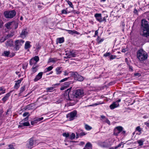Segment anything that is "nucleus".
Masks as SVG:
<instances>
[{
  "label": "nucleus",
  "instance_id": "f704fd0d",
  "mask_svg": "<svg viewBox=\"0 0 149 149\" xmlns=\"http://www.w3.org/2000/svg\"><path fill=\"white\" fill-rule=\"evenodd\" d=\"M5 56H8L10 54V52L9 51H5L3 53Z\"/></svg>",
  "mask_w": 149,
  "mask_h": 149
},
{
  "label": "nucleus",
  "instance_id": "a878e982",
  "mask_svg": "<svg viewBox=\"0 0 149 149\" xmlns=\"http://www.w3.org/2000/svg\"><path fill=\"white\" fill-rule=\"evenodd\" d=\"M35 62V61L33 59L31 58L30 60L29 64L31 65H33L35 66L37 63H36Z\"/></svg>",
  "mask_w": 149,
  "mask_h": 149
},
{
  "label": "nucleus",
  "instance_id": "39448f33",
  "mask_svg": "<svg viewBox=\"0 0 149 149\" xmlns=\"http://www.w3.org/2000/svg\"><path fill=\"white\" fill-rule=\"evenodd\" d=\"M111 140L110 139H108V143L105 141H99L97 143L99 146L103 148L109 147L111 145Z\"/></svg>",
  "mask_w": 149,
  "mask_h": 149
},
{
  "label": "nucleus",
  "instance_id": "f257e3e1",
  "mask_svg": "<svg viewBox=\"0 0 149 149\" xmlns=\"http://www.w3.org/2000/svg\"><path fill=\"white\" fill-rule=\"evenodd\" d=\"M71 88L67 89L65 91V94L66 95H68V98L70 100H72V98H80L82 97L83 95L84 92L83 90L79 89L75 91H74L71 96L72 99H70V92Z\"/></svg>",
  "mask_w": 149,
  "mask_h": 149
},
{
  "label": "nucleus",
  "instance_id": "a18cd8bd",
  "mask_svg": "<svg viewBox=\"0 0 149 149\" xmlns=\"http://www.w3.org/2000/svg\"><path fill=\"white\" fill-rule=\"evenodd\" d=\"M30 114L28 112H25L23 114V116L24 117H25L26 116H28L29 117Z\"/></svg>",
  "mask_w": 149,
  "mask_h": 149
},
{
  "label": "nucleus",
  "instance_id": "680f3d73",
  "mask_svg": "<svg viewBox=\"0 0 149 149\" xmlns=\"http://www.w3.org/2000/svg\"><path fill=\"white\" fill-rule=\"evenodd\" d=\"M43 119V118L42 117L39 118H36V119L37 121V122H39L41 120H42Z\"/></svg>",
  "mask_w": 149,
  "mask_h": 149
},
{
  "label": "nucleus",
  "instance_id": "4d7b16f0",
  "mask_svg": "<svg viewBox=\"0 0 149 149\" xmlns=\"http://www.w3.org/2000/svg\"><path fill=\"white\" fill-rule=\"evenodd\" d=\"M12 92V91H10L8 93L6 94L5 96L8 98V97L10 95V93Z\"/></svg>",
  "mask_w": 149,
  "mask_h": 149
},
{
  "label": "nucleus",
  "instance_id": "3c124183",
  "mask_svg": "<svg viewBox=\"0 0 149 149\" xmlns=\"http://www.w3.org/2000/svg\"><path fill=\"white\" fill-rule=\"evenodd\" d=\"M141 129L139 126H137L136 129V130L137 131L139 132H141Z\"/></svg>",
  "mask_w": 149,
  "mask_h": 149
},
{
  "label": "nucleus",
  "instance_id": "5701e85b",
  "mask_svg": "<svg viewBox=\"0 0 149 149\" xmlns=\"http://www.w3.org/2000/svg\"><path fill=\"white\" fill-rule=\"evenodd\" d=\"M12 23L13 22L12 21L11 22H8L5 24V26L8 29H11L10 26L12 25Z\"/></svg>",
  "mask_w": 149,
  "mask_h": 149
},
{
  "label": "nucleus",
  "instance_id": "423d86ee",
  "mask_svg": "<svg viewBox=\"0 0 149 149\" xmlns=\"http://www.w3.org/2000/svg\"><path fill=\"white\" fill-rule=\"evenodd\" d=\"M24 41L22 40H17L15 41V49L16 51L18 50L24 44Z\"/></svg>",
  "mask_w": 149,
  "mask_h": 149
},
{
  "label": "nucleus",
  "instance_id": "37998d69",
  "mask_svg": "<svg viewBox=\"0 0 149 149\" xmlns=\"http://www.w3.org/2000/svg\"><path fill=\"white\" fill-rule=\"evenodd\" d=\"M63 136L65 137L66 138H69V134L68 133H64L63 134Z\"/></svg>",
  "mask_w": 149,
  "mask_h": 149
},
{
  "label": "nucleus",
  "instance_id": "5fc2aeb1",
  "mask_svg": "<svg viewBox=\"0 0 149 149\" xmlns=\"http://www.w3.org/2000/svg\"><path fill=\"white\" fill-rule=\"evenodd\" d=\"M29 117L28 116H27L26 118H25L24 119L22 120L21 121V122H24L25 121H27L28 120Z\"/></svg>",
  "mask_w": 149,
  "mask_h": 149
},
{
  "label": "nucleus",
  "instance_id": "79ce46f5",
  "mask_svg": "<svg viewBox=\"0 0 149 149\" xmlns=\"http://www.w3.org/2000/svg\"><path fill=\"white\" fill-rule=\"evenodd\" d=\"M70 81L68 82H66L64 83V84L63 85V86H65L66 88H67L69 86V85H70Z\"/></svg>",
  "mask_w": 149,
  "mask_h": 149
},
{
  "label": "nucleus",
  "instance_id": "cd10ccee",
  "mask_svg": "<svg viewBox=\"0 0 149 149\" xmlns=\"http://www.w3.org/2000/svg\"><path fill=\"white\" fill-rule=\"evenodd\" d=\"M12 25L14 26L15 29H16L18 27V23L15 21H12Z\"/></svg>",
  "mask_w": 149,
  "mask_h": 149
},
{
  "label": "nucleus",
  "instance_id": "7ed1b4c3",
  "mask_svg": "<svg viewBox=\"0 0 149 149\" xmlns=\"http://www.w3.org/2000/svg\"><path fill=\"white\" fill-rule=\"evenodd\" d=\"M70 73L71 76L74 77L76 80L78 81H82L84 79V77L79 75L77 72H71Z\"/></svg>",
  "mask_w": 149,
  "mask_h": 149
},
{
  "label": "nucleus",
  "instance_id": "69168bd1",
  "mask_svg": "<svg viewBox=\"0 0 149 149\" xmlns=\"http://www.w3.org/2000/svg\"><path fill=\"white\" fill-rule=\"evenodd\" d=\"M98 31L97 30L96 31H95V35H94L93 36L94 37H96V36H97L98 34Z\"/></svg>",
  "mask_w": 149,
  "mask_h": 149
},
{
  "label": "nucleus",
  "instance_id": "4be33fe9",
  "mask_svg": "<svg viewBox=\"0 0 149 149\" xmlns=\"http://www.w3.org/2000/svg\"><path fill=\"white\" fill-rule=\"evenodd\" d=\"M55 70L57 74H60L62 72V67H58Z\"/></svg>",
  "mask_w": 149,
  "mask_h": 149
},
{
  "label": "nucleus",
  "instance_id": "6e6552de",
  "mask_svg": "<svg viewBox=\"0 0 149 149\" xmlns=\"http://www.w3.org/2000/svg\"><path fill=\"white\" fill-rule=\"evenodd\" d=\"M77 113L76 111L74 110L66 115V117L69 118L70 120H72L74 119V118L76 116Z\"/></svg>",
  "mask_w": 149,
  "mask_h": 149
},
{
  "label": "nucleus",
  "instance_id": "8fccbe9b",
  "mask_svg": "<svg viewBox=\"0 0 149 149\" xmlns=\"http://www.w3.org/2000/svg\"><path fill=\"white\" fill-rule=\"evenodd\" d=\"M8 98L5 96L2 98V100L4 102H5L7 100H8Z\"/></svg>",
  "mask_w": 149,
  "mask_h": 149
},
{
  "label": "nucleus",
  "instance_id": "09e8293b",
  "mask_svg": "<svg viewBox=\"0 0 149 149\" xmlns=\"http://www.w3.org/2000/svg\"><path fill=\"white\" fill-rule=\"evenodd\" d=\"M107 118L104 116L102 115L101 116L100 120L102 121L103 120L104 121V120H106Z\"/></svg>",
  "mask_w": 149,
  "mask_h": 149
},
{
  "label": "nucleus",
  "instance_id": "2f4dec72",
  "mask_svg": "<svg viewBox=\"0 0 149 149\" xmlns=\"http://www.w3.org/2000/svg\"><path fill=\"white\" fill-rule=\"evenodd\" d=\"M66 1L67 2L68 4L69 5V6L71 8L74 9V7L72 2L69 1H67L66 0Z\"/></svg>",
  "mask_w": 149,
  "mask_h": 149
},
{
  "label": "nucleus",
  "instance_id": "bf43d9fd",
  "mask_svg": "<svg viewBox=\"0 0 149 149\" xmlns=\"http://www.w3.org/2000/svg\"><path fill=\"white\" fill-rule=\"evenodd\" d=\"M68 79H69V77H68V78H65L61 80L60 81V82H64L65 81L67 80Z\"/></svg>",
  "mask_w": 149,
  "mask_h": 149
},
{
  "label": "nucleus",
  "instance_id": "1a4fd4ad",
  "mask_svg": "<svg viewBox=\"0 0 149 149\" xmlns=\"http://www.w3.org/2000/svg\"><path fill=\"white\" fill-rule=\"evenodd\" d=\"M123 127L121 126H118L116 127L114 131L113 134L115 136H118L123 130Z\"/></svg>",
  "mask_w": 149,
  "mask_h": 149
},
{
  "label": "nucleus",
  "instance_id": "e433bc0d",
  "mask_svg": "<svg viewBox=\"0 0 149 149\" xmlns=\"http://www.w3.org/2000/svg\"><path fill=\"white\" fill-rule=\"evenodd\" d=\"M54 89V87H49L47 88V91L48 92H52L53 90Z\"/></svg>",
  "mask_w": 149,
  "mask_h": 149
},
{
  "label": "nucleus",
  "instance_id": "9b49d317",
  "mask_svg": "<svg viewBox=\"0 0 149 149\" xmlns=\"http://www.w3.org/2000/svg\"><path fill=\"white\" fill-rule=\"evenodd\" d=\"M29 143L27 144V146L28 149H31L33 147V139L32 138H30L29 141Z\"/></svg>",
  "mask_w": 149,
  "mask_h": 149
},
{
  "label": "nucleus",
  "instance_id": "2eb2a0df",
  "mask_svg": "<svg viewBox=\"0 0 149 149\" xmlns=\"http://www.w3.org/2000/svg\"><path fill=\"white\" fill-rule=\"evenodd\" d=\"M19 124L20 125L18 126L19 128L23 126H27L30 125L29 122L28 121L25 122H21V121H20Z\"/></svg>",
  "mask_w": 149,
  "mask_h": 149
},
{
  "label": "nucleus",
  "instance_id": "393cba45",
  "mask_svg": "<svg viewBox=\"0 0 149 149\" xmlns=\"http://www.w3.org/2000/svg\"><path fill=\"white\" fill-rule=\"evenodd\" d=\"M6 89L2 87H0V95L5 93Z\"/></svg>",
  "mask_w": 149,
  "mask_h": 149
},
{
  "label": "nucleus",
  "instance_id": "58836bf2",
  "mask_svg": "<svg viewBox=\"0 0 149 149\" xmlns=\"http://www.w3.org/2000/svg\"><path fill=\"white\" fill-rule=\"evenodd\" d=\"M67 8L66 9H63L61 10V13L62 14H67L68 13L67 12Z\"/></svg>",
  "mask_w": 149,
  "mask_h": 149
},
{
  "label": "nucleus",
  "instance_id": "aec40b11",
  "mask_svg": "<svg viewBox=\"0 0 149 149\" xmlns=\"http://www.w3.org/2000/svg\"><path fill=\"white\" fill-rule=\"evenodd\" d=\"M143 33L142 34V36H143L147 37L149 36V30H143Z\"/></svg>",
  "mask_w": 149,
  "mask_h": 149
},
{
  "label": "nucleus",
  "instance_id": "c03bdc74",
  "mask_svg": "<svg viewBox=\"0 0 149 149\" xmlns=\"http://www.w3.org/2000/svg\"><path fill=\"white\" fill-rule=\"evenodd\" d=\"M7 39V38L5 36L4 38H2L0 40V42H3Z\"/></svg>",
  "mask_w": 149,
  "mask_h": 149
},
{
  "label": "nucleus",
  "instance_id": "ddd939ff",
  "mask_svg": "<svg viewBox=\"0 0 149 149\" xmlns=\"http://www.w3.org/2000/svg\"><path fill=\"white\" fill-rule=\"evenodd\" d=\"M42 75L43 72H39L34 79V81L35 82L41 79L42 77Z\"/></svg>",
  "mask_w": 149,
  "mask_h": 149
},
{
  "label": "nucleus",
  "instance_id": "c756f323",
  "mask_svg": "<svg viewBox=\"0 0 149 149\" xmlns=\"http://www.w3.org/2000/svg\"><path fill=\"white\" fill-rule=\"evenodd\" d=\"M32 58L35 61V62L36 63H37V62L39 61V57L38 56H36Z\"/></svg>",
  "mask_w": 149,
  "mask_h": 149
},
{
  "label": "nucleus",
  "instance_id": "7c9ffc66",
  "mask_svg": "<svg viewBox=\"0 0 149 149\" xmlns=\"http://www.w3.org/2000/svg\"><path fill=\"white\" fill-rule=\"evenodd\" d=\"M75 137V134L74 133H72L70 136L69 135V138L71 140H72L74 139Z\"/></svg>",
  "mask_w": 149,
  "mask_h": 149
},
{
  "label": "nucleus",
  "instance_id": "603ef678",
  "mask_svg": "<svg viewBox=\"0 0 149 149\" xmlns=\"http://www.w3.org/2000/svg\"><path fill=\"white\" fill-rule=\"evenodd\" d=\"M103 121L109 125H110V122L107 118L106 119V120H104V121L103 120Z\"/></svg>",
  "mask_w": 149,
  "mask_h": 149
},
{
  "label": "nucleus",
  "instance_id": "774afa93",
  "mask_svg": "<svg viewBox=\"0 0 149 149\" xmlns=\"http://www.w3.org/2000/svg\"><path fill=\"white\" fill-rule=\"evenodd\" d=\"M145 125H146L147 126L149 127V122H146L144 123Z\"/></svg>",
  "mask_w": 149,
  "mask_h": 149
},
{
  "label": "nucleus",
  "instance_id": "f3484780",
  "mask_svg": "<svg viewBox=\"0 0 149 149\" xmlns=\"http://www.w3.org/2000/svg\"><path fill=\"white\" fill-rule=\"evenodd\" d=\"M119 105V104L117 102H114L110 106V107L111 109H113L118 107Z\"/></svg>",
  "mask_w": 149,
  "mask_h": 149
},
{
  "label": "nucleus",
  "instance_id": "4c0bfd02",
  "mask_svg": "<svg viewBox=\"0 0 149 149\" xmlns=\"http://www.w3.org/2000/svg\"><path fill=\"white\" fill-rule=\"evenodd\" d=\"M139 146H141L143 145V141L142 140H140L137 141Z\"/></svg>",
  "mask_w": 149,
  "mask_h": 149
},
{
  "label": "nucleus",
  "instance_id": "72a5a7b5",
  "mask_svg": "<svg viewBox=\"0 0 149 149\" xmlns=\"http://www.w3.org/2000/svg\"><path fill=\"white\" fill-rule=\"evenodd\" d=\"M85 147L87 148V147L91 148L92 147V145L90 142L87 143L85 146Z\"/></svg>",
  "mask_w": 149,
  "mask_h": 149
},
{
  "label": "nucleus",
  "instance_id": "338daca9",
  "mask_svg": "<svg viewBox=\"0 0 149 149\" xmlns=\"http://www.w3.org/2000/svg\"><path fill=\"white\" fill-rule=\"evenodd\" d=\"M27 64H25V65H23L22 66V68L24 69H25L26 68Z\"/></svg>",
  "mask_w": 149,
  "mask_h": 149
},
{
  "label": "nucleus",
  "instance_id": "13d9d810",
  "mask_svg": "<svg viewBox=\"0 0 149 149\" xmlns=\"http://www.w3.org/2000/svg\"><path fill=\"white\" fill-rule=\"evenodd\" d=\"M70 72H69L68 71L65 70L64 71V75L65 76L67 75L69 73H70Z\"/></svg>",
  "mask_w": 149,
  "mask_h": 149
},
{
  "label": "nucleus",
  "instance_id": "c9c22d12",
  "mask_svg": "<svg viewBox=\"0 0 149 149\" xmlns=\"http://www.w3.org/2000/svg\"><path fill=\"white\" fill-rule=\"evenodd\" d=\"M53 68V67L52 66H49V67L46 68V69L47 70L46 72H47L51 70Z\"/></svg>",
  "mask_w": 149,
  "mask_h": 149
},
{
  "label": "nucleus",
  "instance_id": "9d476101",
  "mask_svg": "<svg viewBox=\"0 0 149 149\" xmlns=\"http://www.w3.org/2000/svg\"><path fill=\"white\" fill-rule=\"evenodd\" d=\"M77 54L76 52L73 50L68 51L67 52H66L65 54L66 55H69L71 58L76 57Z\"/></svg>",
  "mask_w": 149,
  "mask_h": 149
},
{
  "label": "nucleus",
  "instance_id": "0e129e2a",
  "mask_svg": "<svg viewBox=\"0 0 149 149\" xmlns=\"http://www.w3.org/2000/svg\"><path fill=\"white\" fill-rule=\"evenodd\" d=\"M110 53L109 52H107L104 55V57H107V56H109L110 55Z\"/></svg>",
  "mask_w": 149,
  "mask_h": 149
},
{
  "label": "nucleus",
  "instance_id": "de8ad7c7",
  "mask_svg": "<svg viewBox=\"0 0 149 149\" xmlns=\"http://www.w3.org/2000/svg\"><path fill=\"white\" fill-rule=\"evenodd\" d=\"M37 123L38 122L36 119L33 121H31V124L32 125H33L34 124H37Z\"/></svg>",
  "mask_w": 149,
  "mask_h": 149
},
{
  "label": "nucleus",
  "instance_id": "412c9836",
  "mask_svg": "<svg viewBox=\"0 0 149 149\" xmlns=\"http://www.w3.org/2000/svg\"><path fill=\"white\" fill-rule=\"evenodd\" d=\"M31 42L29 41H26L25 43L24 48L25 49H27L30 48L31 45H30Z\"/></svg>",
  "mask_w": 149,
  "mask_h": 149
},
{
  "label": "nucleus",
  "instance_id": "bb28decb",
  "mask_svg": "<svg viewBox=\"0 0 149 149\" xmlns=\"http://www.w3.org/2000/svg\"><path fill=\"white\" fill-rule=\"evenodd\" d=\"M57 40L59 43H61L64 42V38L63 37L59 38L57 39Z\"/></svg>",
  "mask_w": 149,
  "mask_h": 149
},
{
  "label": "nucleus",
  "instance_id": "dca6fc26",
  "mask_svg": "<svg viewBox=\"0 0 149 149\" xmlns=\"http://www.w3.org/2000/svg\"><path fill=\"white\" fill-rule=\"evenodd\" d=\"M28 34V33L27 31V30L24 29L22 31L21 33L20 34V37L24 38Z\"/></svg>",
  "mask_w": 149,
  "mask_h": 149
},
{
  "label": "nucleus",
  "instance_id": "f8f14e48",
  "mask_svg": "<svg viewBox=\"0 0 149 149\" xmlns=\"http://www.w3.org/2000/svg\"><path fill=\"white\" fill-rule=\"evenodd\" d=\"M94 16L96 20L100 23L102 22V14L101 13H96L94 15Z\"/></svg>",
  "mask_w": 149,
  "mask_h": 149
},
{
  "label": "nucleus",
  "instance_id": "a19ab883",
  "mask_svg": "<svg viewBox=\"0 0 149 149\" xmlns=\"http://www.w3.org/2000/svg\"><path fill=\"white\" fill-rule=\"evenodd\" d=\"M85 128L86 130H90L92 129V127L86 124L85 125Z\"/></svg>",
  "mask_w": 149,
  "mask_h": 149
},
{
  "label": "nucleus",
  "instance_id": "a211bd4d",
  "mask_svg": "<svg viewBox=\"0 0 149 149\" xmlns=\"http://www.w3.org/2000/svg\"><path fill=\"white\" fill-rule=\"evenodd\" d=\"M64 30H65V31H67L68 33L69 34H71V35H73L74 34H76L79 35V33L78 32H77V31H75L74 30H69L65 29Z\"/></svg>",
  "mask_w": 149,
  "mask_h": 149
},
{
  "label": "nucleus",
  "instance_id": "f03ea898",
  "mask_svg": "<svg viewBox=\"0 0 149 149\" xmlns=\"http://www.w3.org/2000/svg\"><path fill=\"white\" fill-rule=\"evenodd\" d=\"M137 57L140 61H143L148 58V54L142 49H139L137 52Z\"/></svg>",
  "mask_w": 149,
  "mask_h": 149
},
{
  "label": "nucleus",
  "instance_id": "6e6d98bb",
  "mask_svg": "<svg viewBox=\"0 0 149 149\" xmlns=\"http://www.w3.org/2000/svg\"><path fill=\"white\" fill-rule=\"evenodd\" d=\"M100 103H95L94 104H92V105H89L87 106V107H94L95 106H96L98 104H100Z\"/></svg>",
  "mask_w": 149,
  "mask_h": 149
},
{
  "label": "nucleus",
  "instance_id": "c85d7f7f",
  "mask_svg": "<svg viewBox=\"0 0 149 149\" xmlns=\"http://www.w3.org/2000/svg\"><path fill=\"white\" fill-rule=\"evenodd\" d=\"M25 86H24L22 87L21 88H20V92L19 93V96L21 95V94L25 90Z\"/></svg>",
  "mask_w": 149,
  "mask_h": 149
},
{
  "label": "nucleus",
  "instance_id": "49530a36",
  "mask_svg": "<svg viewBox=\"0 0 149 149\" xmlns=\"http://www.w3.org/2000/svg\"><path fill=\"white\" fill-rule=\"evenodd\" d=\"M3 21L0 19V29L2 28L3 26Z\"/></svg>",
  "mask_w": 149,
  "mask_h": 149
},
{
  "label": "nucleus",
  "instance_id": "052dcab7",
  "mask_svg": "<svg viewBox=\"0 0 149 149\" xmlns=\"http://www.w3.org/2000/svg\"><path fill=\"white\" fill-rule=\"evenodd\" d=\"M116 57V56L115 55H111L110 56V60H113V59H115Z\"/></svg>",
  "mask_w": 149,
  "mask_h": 149
},
{
  "label": "nucleus",
  "instance_id": "473e14b6",
  "mask_svg": "<svg viewBox=\"0 0 149 149\" xmlns=\"http://www.w3.org/2000/svg\"><path fill=\"white\" fill-rule=\"evenodd\" d=\"M125 26V24L124 23V22L123 21H121L120 23V26L122 27L123 31H124V27Z\"/></svg>",
  "mask_w": 149,
  "mask_h": 149
},
{
  "label": "nucleus",
  "instance_id": "b1692460",
  "mask_svg": "<svg viewBox=\"0 0 149 149\" xmlns=\"http://www.w3.org/2000/svg\"><path fill=\"white\" fill-rule=\"evenodd\" d=\"M38 66H34L33 65V67L31 68V70L33 73H35L37 70V68H38Z\"/></svg>",
  "mask_w": 149,
  "mask_h": 149
},
{
  "label": "nucleus",
  "instance_id": "0eeeda50",
  "mask_svg": "<svg viewBox=\"0 0 149 149\" xmlns=\"http://www.w3.org/2000/svg\"><path fill=\"white\" fill-rule=\"evenodd\" d=\"M141 26L143 30H149V25L148 22L145 19H142L141 21Z\"/></svg>",
  "mask_w": 149,
  "mask_h": 149
},
{
  "label": "nucleus",
  "instance_id": "6ab92c4d",
  "mask_svg": "<svg viewBox=\"0 0 149 149\" xmlns=\"http://www.w3.org/2000/svg\"><path fill=\"white\" fill-rule=\"evenodd\" d=\"M6 45L8 47H11L13 46V41L12 40L10 39L7 41L6 43Z\"/></svg>",
  "mask_w": 149,
  "mask_h": 149
},
{
  "label": "nucleus",
  "instance_id": "4468645a",
  "mask_svg": "<svg viewBox=\"0 0 149 149\" xmlns=\"http://www.w3.org/2000/svg\"><path fill=\"white\" fill-rule=\"evenodd\" d=\"M23 78L21 79H20L15 81L16 83L14 86V88L17 89L20 86L19 84L21 83L22 81L23 80Z\"/></svg>",
  "mask_w": 149,
  "mask_h": 149
},
{
  "label": "nucleus",
  "instance_id": "20e7f679",
  "mask_svg": "<svg viewBox=\"0 0 149 149\" xmlns=\"http://www.w3.org/2000/svg\"><path fill=\"white\" fill-rule=\"evenodd\" d=\"M16 14V11L14 10L6 11L4 12V16L6 18H12Z\"/></svg>",
  "mask_w": 149,
  "mask_h": 149
},
{
  "label": "nucleus",
  "instance_id": "864d4df0",
  "mask_svg": "<svg viewBox=\"0 0 149 149\" xmlns=\"http://www.w3.org/2000/svg\"><path fill=\"white\" fill-rule=\"evenodd\" d=\"M103 121L109 125H110V122L107 118L106 119V120H104V121L103 120Z\"/></svg>",
  "mask_w": 149,
  "mask_h": 149
},
{
  "label": "nucleus",
  "instance_id": "e2e57ef3",
  "mask_svg": "<svg viewBox=\"0 0 149 149\" xmlns=\"http://www.w3.org/2000/svg\"><path fill=\"white\" fill-rule=\"evenodd\" d=\"M13 36V35L12 34H8L6 36V37L7 38V39Z\"/></svg>",
  "mask_w": 149,
  "mask_h": 149
},
{
  "label": "nucleus",
  "instance_id": "ea45409f",
  "mask_svg": "<svg viewBox=\"0 0 149 149\" xmlns=\"http://www.w3.org/2000/svg\"><path fill=\"white\" fill-rule=\"evenodd\" d=\"M56 61L54 58H50L49 59L48 61V63H49L51 62H55Z\"/></svg>",
  "mask_w": 149,
  "mask_h": 149
}]
</instances>
